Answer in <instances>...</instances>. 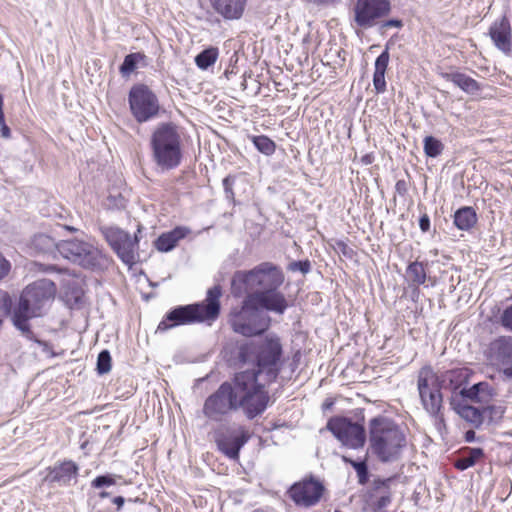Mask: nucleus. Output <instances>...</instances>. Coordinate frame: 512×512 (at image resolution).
I'll return each mask as SVG.
<instances>
[{
    "mask_svg": "<svg viewBox=\"0 0 512 512\" xmlns=\"http://www.w3.org/2000/svg\"><path fill=\"white\" fill-rule=\"evenodd\" d=\"M269 401V393L255 373L238 372L205 399L202 413L209 421L219 423L242 409L252 420L267 409Z\"/></svg>",
    "mask_w": 512,
    "mask_h": 512,
    "instance_id": "f257e3e1",
    "label": "nucleus"
},
{
    "mask_svg": "<svg viewBox=\"0 0 512 512\" xmlns=\"http://www.w3.org/2000/svg\"><path fill=\"white\" fill-rule=\"evenodd\" d=\"M281 268L271 262H263L249 271H237L232 280L235 295L242 293L241 285L250 300H256L268 312L282 315L289 307L288 300L280 287L284 283Z\"/></svg>",
    "mask_w": 512,
    "mask_h": 512,
    "instance_id": "f03ea898",
    "label": "nucleus"
},
{
    "mask_svg": "<svg viewBox=\"0 0 512 512\" xmlns=\"http://www.w3.org/2000/svg\"><path fill=\"white\" fill-rule=\"evenodd\" d=\"M55 284L48 279H41L28 285L21 293L19 303L13 311V325L26 339L46 346V342L38 339L31 331L29 319L40 317L54 300Z\"/></svg>",
    "mask_w": 512,
    "mask_h": 512,
    "instance_id": "7ed1b4c3",
    "label": "nucleus"
},
{
    "mask_svg": "<svg viewBox=\"0 0 512 512\" xmlns=\"http://www.w3.org/2000/svg\"><path fill=\"white\" fill-rule=\"evenodd\" d=\"M368 430L371 451L380 462H394L400 458L407 440L394 420L379 415L369 421Z\"/></svg>",
    "mask_w": 512,
    "mask_h": 512,
    "instance_id": "20e7f679",
    "label": "nucleus"
},
{
    "mask_svg": "<svg viewBox=\"0 0 512 512\" xmlns=\"http://www.w3.org/2000/svg\"><path fill=\"white\" fill-rule=\"evenodd\" d=\"M221 295V286L215 285L208 289L204 301L175 307L159 323L157 331H167L176 326L196 322H214L220 314Z\"/></svg>",
    "mask_w": 512,
    "mask_h": 512,
    "instance_id": "39448f33",
    "label": "nucleus"
},
{
    "mask_svg": "<svg viewBox=\"0 0 512 512\" xmlns=\"http://www.w3.org/2000/svg\"><path fill=\"white\" fill-rule=\"evenodd\" d=\"M36 245L43 244L47 248L55 247L57 252L73 264L90 270H105L110 265V259L93 244L73 238L57 243L47 235H39L35 239Z\"/></svg>",
    "mask_w": 512,
    "mask_h": 512,
    "instance_id": "423d86ee",
    "label": "nucleus"
},
{
    "mask_svg": "<svg viewBox=\"0 0 512 512\" xmlns=\"http://www.w3.org/2000/svg\"><path fill=\"white\" fill-rule=\"evenodd\" d=\"M282 354V346L278 338H266L264 341L256 344L249 343L240 347L239 360L242 363L256 362V368L245 370L244 372H253L257 376V381L264 384L274 381L279 369L277 363Z\"/></svg>",
    "mask_w": 512,
    "mask_h": 512,
    "instance_id": "0eeeda50",
    "label": "nucleus"
},
{
    "mask_svg": "<svg viewBox=\"0 0 512 512\" xmlns=\"http://www.w3.org/2000/svg\"><path fill=\"white\" fill-rule=\"evenodd\" d=\"M152 159L162 170L177 168L182 161L181 135L171 122L160 123L150 139Z\"/></svg>",
    "mask_w": 512,
    "mask_h": 512,
    "instance_id": "6e6552de",
    "label": "nucleus"
},
{
    "mask_svg": "<svg viewBox=\"0 0 512 512\" xmlns=\"http://www.w3.org/2000/svg\"><path fill=\"white\" fill-rule=\"evenodd\" d=\"M417 389L423 409L433 418L438 430L445 427L443 410L442 381L430 366L419 370Z\"/></svg>",
    "mask_w": 512,
    "mask_h": 512,
    "instance_id": "1a4fd4ad",
    "label": "nucleus"
},
{
    "mask_svg": "<svg viewBox=\"0 0 512 512\" xmlns=\"http://www.w3.org/2000/svg\"><path fill=\"white\" fill-rule=\"evenodd\" d=\"M262 310L264 309L258 301L245 296L240 309H235L230 314L232 329L246 337L262 334L268 329L270 322Z\"/></svg>",
    "mask_w": 512,
    "mask_h": 512,
    "instance_id": "9d476101",
    "label": "nucleus"
},
{
    "mask_svg": "<svg viewBox=\"0 0 512 512\" xmlns=\"http://www.w3.org/2000/svg\"><path fill=\"white\" fill-rule=\"evenodd\" d=\"M392 11L390 0H356L353 12V26L367 30L376 27L381 19Z\"/></svg>",
    "mask_w": 512,
    "mask_h": 512,
    "instance_id": "9b49d317",
    "label": "nucleus"
},
{
    "mask_svg": "<svg viewBox=\"0 0 512 512\" xmlns=\"http://www.w3.org/2000/svg\"><path fill=\"white\" fill-rule=\"evenodd\" d=\"M218 450L226 457L237 460L242 447L250 439V433L242 425L221 424L212 432Z\"/></svg>",
    "mask_w": 512,
    "mask_h": 512,
    "instance_id": "f8f14e48",
    "label": "nucleus"
},
{
    "mask_svg": "<svg viewBox=\"0 0 512 512\" xmlns=\"http://www.w3.org/2000/svg\"><path fill=\"white\" fill-rule=\"evenodd\" d=\"M128 101L133 117L139 123H144L159 114L160 104L156 94L144 84L131 87Z\"/></svg>",
    "mask_w": 512,
    "mask_h": 512,
    "instance_id": "ddd939ff",
    "label": "nucleus"
},
{
    "mask_svg": "<svg viewBox=\"0 0 512 512\" xmlns=\"http://www.w3.org/2000/svg\"><path fill=\"white\" fill-rule=\"evenodd\" d=\"M100 231L110 247L127 265L135 263V252L138 248V238L116 226H102Z\"/></svg>",
    "mask_w": 512,
    "mask_h": 512,
    "instance_id": "4468645a",
    "label": "nucleus"
},
{
    "mask_svg": "<svg viewBox=\"0 0 512 512\" xmlns=\"http://www.w3.org/2000/svg\"><path fill=\"white\" fill-rule=\"evenodd\" d=\"M327 429L345 446L359 449L366 441L365 429L358 423H353L345 417L331 418L327 423Z\"/></svg>",
    "mask_w": 512,
    "mask_h": 512,
    "instance_id": "2eb2a0df",
    "label": "nucleus"
},
{
    "mask_svg": "<svg viewBox=\"0 0 512 512\" xmlns=\"http://www.w3.org/2000/svg\"><path fill=\"white\" fill-rule=\"evenodd\" d=\"M323 491L324 486L310 478L293 484L289 489V496L296 505L310 507L319 502Z\"/></svg>",
    "mask_w": 512,
    "mask_h": 512,
    "instance_id": "dca6fc26",
    "label": "nucleus"
},
{
    "mask_svg": "<svg viewBox=\"0 0 512 512\" xmlns=\"http://www.w3.org/2000/svg\"><path fill=\"white\" fill-rule=\"evenodd\" d=\"M495 47L505 55L512 51V27L506 15L496 19L490 26L488 32Z\"/></svg>",
    "mask_w": 512,
    "mask_h": 512,
    "instance_id": "f3484780",
    "label": "nucleus"
},
{
    "mask_svg": "<svg viewBox=\"0 0 512 512\" xmlns=\"http://www.w3.org/2000/svg\"><path fill=\"white\" fill-rule=\"evenodd\" d=\"M78 470L79 468L75 462L64 461L48 469L45 481L56 483L59 486H66L69 485L72 480L76 481Z\"/></svg>",
    "mask_w": 512,
    "mask_h": 512,
    "instance_id": "a211bd4d",
    "label": "nucleus"
},
{
    "mask_svg": "<svg viewBox=\"0 0 512 512\" xmlns=\"http://www.w3.org/2000/svg\"><path fill=\"white\" fill-rule=\"evenodd\" d=\"M209 3L225 20H238L244 13L247 0H209Z\"/></svg>",
    "mask_w": 512,
    "mask_h": 512,
    "instance_id": "6ab92c4d",
    "label": "nucleus"
},
{
    "mask_svg": "<svg viewBox=\"0 0 512 512\" xmlns=\"http://www.w3.org/2000/svg\"><path fill=\"white\" fill-rule=\"evenodd\" d=\"M451 405L461 418L472 424L475 428H479L483 424L484 413H492L495 410L494 407H487L480 410L479 408L468 404L457 403L454 398L451 399Z\"/></svg>",
    "mask_w": 512,
    "mask_h": 512,
    "instance_id": "aec40b11",
    "label": "nucleus"
},
{
    "mask_svg": "<svg viewBox=\"0 0 512 512\" xmlns=\"http://www.w3.org/2000/svg\"><path fill=\"white\" fill-rule=\"evenodd\" d=\"M190 233V229L184 226H177L174 229L162 233L155 241L154 246L160 252L173 250L178 242Z\"/></svg>",
    "mask_w": 512,
    "mask_h": 512,
    "instance_id": "412c9836",
    "label": "nucleus"
},
{
    "mask_svg": "<svg viewBox=\"0 0 512 512\" xmlns=\"http://www.w3.org/2000/svg\"><path fill=\"white\" fill-rule=\"evenodd\" d=\"M497 360L503 366V373L512 378V338H500L493 344Z\"/></svg>",
    "mask_w": 512,
    "mask_h": 512,
    "instance_id": "4be33fe9",
    "label": "nucleus"
},
{
    "mask_svg": "<svg viewBox=\"0 0 512 512\" xmlns=\"http://www.w3.org/2000/svg\"><path fill=\"white\" fill-rule=\"evenodd\" d=\"M389 48L390 42H387L384 51L375 60L373 86L377 93L386 91L385 73L390 59Z\"/></svg>",
    "mask_w": 512,
    "mask_h": 512,
    "instance_id": "5701e85b",
    "label": "nucleus"
},
{
    "mask_svg": "<svg viewBox=\"0 0 512 512\" xmlns=\"http://www.w3.org/2000/svg\"><path fill=\"white\" fill-rule=\"evenodd\" d=\"M494 390L487 382H479L470 388H462L460 395L475 403H488L494 396Z\"/></svg>",
    "mask_w": 512,
    "mask_h": 512,
    "instance_id": "b1692460",
    "label": "nucleus"
},
{
    "mask_svg": "<svg viewBox=\"0 0 512 512\" xmlns=\"http://www.w3.org/2000/svg\"><path fill=\"white\" fill-rule=\"evenodd\" d=\"M442 77L449 82H452L455 86L459 87L462 91L467 94H477L481 90L480 84L470 76L460 73L451 72L443 73Z\"/></svg>",
    "mask_w": 512,
    "mask_h": 512,
    "instance_id": "393cba45",
    "label": "nucleus"
},
{
    "mask_svg": "<svg viewBox=\"0 0 512 512\" xmlns=\"http://www.w3.org/2000/svg\"><path fill=\"white\" fill-rule=\"evenodd\" d=\"M427 279V272L423 262H411L406 268V280L409 287H413V295L419 294V286Z\"/></svg>",
    "mask_w": 512,
    "mask_h": 512,
    "instance_id": "a878e982",
    "label": "nucleus"
},
{
    "mask_svg": "<svg viewBox=\"0 0 512 512\" xmlns=\"http://www.w3.org/2000/svg\"><path fill=\"white\" fill-rule=\"evenodd\" d=\"M484 457V451L479 447H465L460 450L458 457L454 460V466L460 471L473 467Z\"/></svg>",
    "mask_w": 512,
    "mask_h": 512,
    "instance_id": "bb28decb",
    "label": "nucleus"
},
{
    "mask_svg": "<svg viewBox=\"0 0 512 512\" xmlns=\"http://www.w3.org/2000/svg\"><path fill=\"white\" fill-rule=\"evenodd\" d=\"M477 222V214L472 207H461L454 214L455 226L463 231H468L474 227Z\"/></svg>",
    "mask_w": 512,
    "mask_h": 512,
    "instance_id": "cd10ccee",
    "label": "nucleus"
},
{
    "mask_svg": "<svg viewBox=\"0 0 512 512\" xmlns=\"http://www.w3.org/2000/svg\"><path fill=\"white\" fill-rule=\"evenodd\" d=\"M218 55L217 47L206 48L195 57V63L198 68L206 70L216 62Z\"/></svg>",
    "mask_w": 512,
    "mask_h": 512,
    "instance_id": "c85d7f7f",
    "label": "nucleus"
},
{
    "mask_svg": "<svg viewBox=\"0 0 512 512\" xmlns=\"http://www.w3.org/2000/svg\"><path fill=\"white\" fill-rule=\"evenodd\" d=\"M252 143L255 148L262 154L270 156L275 152L276 144L273 140L265 135L251 136Z\"/></svg>",
    "mask_w": 512,
    "mask_h": 512,
    "instance_id": "c756f323",
    "label": "nucleus"
},
{
    "mask_svg": "<svg viewBox=\"0 0 512 512\" xmlns=\"http://www.w3.org/2000/svg\"><path fill=\"white\" fill-rule=\"evenodd\" d=\"M424 153L427 157L436 158L444 150V144L433 136H426L423 140Z\"/></svg>",
    "mask_w": 512,
    "mask_h": 512,
    "instance_id": "7c9ffc66",
    "label": "nucleus"
},
{
    "mask_svg": "<svg viewBox=\"0 0 512 512\" xmlns=\"http://www.w3.org/2000/svg\"><path fill=\"white\" fill-rule=\"evenodd\" d=\"M342 461L350 464L356 471L358 476V482L361 485H364L368 481L369 472H368V466L365 460L362 461H355L345 455L342 456Z\"/></svg>",
    "mask_w": 512,
    "mask_h": 512,
    "instance_id": "2f4dec72",
    "label": "nucleus"
},
{
    "mask_svg": "<svg viewBox=\"0 0 512 512\" xmlns=\"http://www.w3.org/2000/svg\"><path fill=\"white\" fill-rule=\"evenodd\" d=\"M144 55L141 53H131L125 56L123 63L120 66V73L123 76L130 75L137 67V64Z\"/></svg>",
    "mask_w": 512,
    "mask_h": 512,
    "instance_id": "473e14b6",
    "label": "nucleus"
},
{
    "mask_svg": "<svg viewBox=\"0 0 512 512\" xmlns=\"http://www.w3.org/2000/svg\"><path fill=\"white\" fill-rule=\"evenodd\" d=\"M111 355L108 350H102L97 358V371L99 374H106L111 370Z\"/></svg>",
    "mask_w": 512,
    "mask_h": 512,
    "instance_id": "72a5a7b5",
    "label": "nucleus"
},
{
    "mask_svg": "<svg viewBox=\"0 0 512 512\" xmlns=\"http://www.w3.org/2000/svg\"><path fill=\"white\" fill-rule=\"evenodd\" d=\"M287 269L291 272H301L302 274H308L311 271V262L306 260L292 261L289 263Z\"/></svg>",
    "mask_w": 512,
    "mask_h": 512,
    "instance_id": "f704fd0d",
    "label": "nucleus"
},
{
    "mask_svg": "<svg viewBox=\"0 0 512 512\" xmlns=\"http://www.w3.org/2000/svg\"><path fill=\"white\" fill-rule=\"evenodd\" d=\"M378 30L381 34H384L388 29L390 28H402L403 27V21L400 19H388L384 20L381 19V22L377 25Z\"/></svg>",
    "mask_w": 512,
    "mask_h": 512,
    "instance_id": "c9c22d12",
    "label": "nucleus"
},
{
    "mask_svg": "<svg viewBox=\"0 0 512 512\" xmlns=\"http://www.w3.org/2000/svg\"><path fill=\"white\" fill-rule=\"evenodd\" d=\"M115 484V479L112 475H100L97 476L92 482L91 485L94 488H102L104 486H112Z\"/></svg>",
    "mask_w": 512,
    "mask_h": 512,
    "instance_id": "e433bc0d",
    "label": "nucleus"
},
{
    "mask_svg": "<svg viewBox=\"0 0 512 512\" xmlns=\"http://www.w3.org/2000/svg\"><path fill=\"white\" fill-rule=\"evenodd\" d=\"M391 503V495L387 492L385 495L380 496L374 503L373 509L375 512H385L386 508Z\"/></svg>",
    "mask_w": 512,
    "mask_h": 512,
    "instance_id": "4c0bfd02",
    "label": "nucleus"
},
{
    "mask_svg": "<svg viewBox=\"0 0 512 512\" xmlns=\"http://www.w3.org/2000/svg\"><path fill=\"white\" fill-rule=\"evenodd\" d=\"M501 322L504 327L512 331V304L503 311Z\"/></svg>",
    "mask_w": 512,
    "mask_h": 512,
    "instance_id": "58836bf2",
    "label": "nucleus"
},
{
    "mask_svg": "<svg viewBox=\"0 0 512 512\" xmlns=\"http://www.w3.org/2000/svg\"><path fill=\"white\" fill-rule=\"evenodd\" d=\"M11 269V264L5 257L0 253V280L8 275Z\"/></svg>",
    "mask_w": 512,
    "mask_h": 512,
    "instance_id": "ea45409f",
    "label": "nucleus"
},
{
    "mask_svg": "<svg viewBox=\"0 0 512 512\" xmlns=\"http://www.w3.org/2000/svg\"><path fill=\"white\" fill-rule=\"evenodd\" d=\"M234 181H235V178L230 175L225 177L222 181L223 188H224V191H225L227 197L233 196L232 187H233Z\"/></svg>",
    "mask_w": 512,
    "mask_h": 512,
    "instance_id": "a19ab883",
    "label": "nucleus"
},
{
    "mask_svg": "<svg viewBox=\"0 0 512 512\" xmlns=\"http://www.w3.org/2000/svg\"><path fill=\"white\" fill-rule=\"evenodd\" d=\"M419 227L422 232H427L430 229V218L427 214H424L419 219Z\"/></svg>",
    "mask_w": 512,
    "mask_h": 512,
    "instance_id": "79ce46f5",
    "label": "nucleus"
},
{
    "mask_svg": "<svg viewBox=\"0 0 512 512\" xmlns=\"http://www.w3.org/2000/svg\"><path fill=\"white\" fill-rule=\"evenodd\" d=\"M395 189L400 195H404L407 192L406 182L404 180L397 181Z\"/></svg>",
    "mask_w": 512,
    "mask_h": 512,
    "instance_id": "37998d69",
    "label": "nucleus"
},
{
    "mask_svg": "<svg viewBox=\"0 0 512 512\" xmlns=\"http://www.w3.org/2000/svg\"><path fill=\"white\" fill-rule=\"evenodd\" d=\"M0 133L3 138H9L10 137V128L6 125L5 119H3V122H0Z\"/></svg>",
    "mask_w": 512,
    "mask_h": 512,
    "instance_id": "c03bdc74",
    "label": "nucleus"
},
{
    "mask_svg": "<svg viewBox=\"0 0 512 512\" xmlns=\"http://www.w3.org/2000/svg\"><path fill=\"white\" fill-rule=\"evenodd\" d=\"M462 375L461 371L451 370L446 373V378L452 382L455 378H460Z\"/></svg>",
    "mask_w": 512,
    "mask_h": 512,
    "instance_id": "a18cd8bd",
    "label": "nucleus"
},
{
    "mask_svg": "<svg viewBox=\"0 0 512 512\" xmlns=\"http://www.w3.org/2000/svg\"><path fill=\"white\" fill-rule=\"evenodd\" d=\"M391 478L383 479V480H376L374 485L375 489H379L380 487H386L389 488V483L391 482Z\"/></svg>",
    "mask_w": 512,
    "mask_h": 512,
    "instance_id": "49530a36",
    "label": "nucleus"
},
{
    "mask_svg": "<svg viewBox=\"0 0 512 512\" xmlns=\"http://www.w3.org/2000/svg\"><path fill=\"white\" fill-rule=\"evenodd\" d=\"M476 433L474 430H468L465 432L464 439L466 442L470 443L475 440Z\"/></svg>",
    "mask_w": 512,
    "mask_h": 512,
    "instance_id": "de8ad7c7",
    "label": "nucleus"
},
{
    "mask_svg": "<svg viewBox=\"0 0 512 512\" xmlns=\"http://www.w3.org/2000/svg\"><path fill=\"white\" fill-rule=\"evenodd\" d=\"M113 503L117 505L118 509H120L124 505L125 499L122 496H117L113 499Z\"/></svg>",
    "mask_w": 512,
    "mask_h": 512,
    "instance_id": "09e8293b",
    "label": "nucleus"
},
{
    "mask_svg": "<svg viewBox=\"0 0 512 512\" xmlns=\"http://www.w3.org/2000/svg\"><path fill=\"white\" fill-rule=\"evenodd\" d=\"M3 104H4L3 96L0 93V122L1 123L3 122V119H5L4 112H3Z\"/></svg>",
    "mask_w": 512,
    "mask_h": 512,
    "instance_id": "8fccbe9b",
    "label": "nucleus"
},
{
    "mask_svg": "<svg viewBox=\"0 0 512 512\" xmlns=\"http://www.w3.org/2000/svg\"><path fill=\"white\" fill-rule=\"evenodd\" d=\"M362 163L366 164V165H369L372 163V156L371 155H365L362 157Z\"/></svg>",
    "mask_w": 512,
    "mask_h": 512,
    "instance_id": "3c124183",
    "label": "nucleus"
},
{
    "mask_svg": "<svg viewBox=\"0 0 512 512\" xmlns=\"http://www.w3.org/2000/svg\"><path fill=\"white\" fill-rule=\"evenodd\" d=\"M46 271H60L55 265H48Z\"/></svg>",
    "mask_w": 512,
    "mask_h": 512,
    "instance_id": "603ef678",
    "label": "nucleus"
},
{
    "mask_svg": "<svg viewBox=\"0 0 512 512\" xmlns=\"http://www.w3.org/2000/svg\"><path fill=\"white\" fill-rule=\"evenodd\" d=\"M99 495H100V497H101V498H106V497H108V496H109V493H108V492L103 491V492H101Z\"/></svg>",
    "mask_w": 512,
    "mask_h": 512,
    "instance_id": "864d4df0",
    "label": "nucleus"
},
{
    "mask_svg": "<svg viewBox=\"0 0 512 512\" xmlns=\"http://www.w3.org/2000/svg\"><path fill=\"white\" fill-rule=\"evenodd\" d=\"M68 230H75L74 228L72 227H66Z\"/></svg>",
    "mask_w": 512,
    "mask_h": 512,
    "instance_id": "5fc2aeb1",
    "label": "nucleus"
},
{
    "mask_svg": "<svg viewBox=\"0 0 512 512\" xmlns=\"http://www.w3.org/2000/svg\"><path fill=\"white\" fill-rule=\"evenodd\" d=\"M334 512H341V511H339V510H335Z\"/></svg>",
    "mask_w": 512,
    "mask_h": 512,
    "instance_id": "6e6d98bb",
    "label": "nucleus"
}]
</instances>
